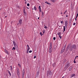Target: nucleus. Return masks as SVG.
<instances>
[{"mask_svg":"<svg viewBox=\"0 0 78 78\" xmlns=\"http://www.w3.org/2000/svg\"><path fill=\"white\" fill-rule=\"evenodd\" d=\"M69 50L72 51L73 49L76 50V46L75 44H73L72 45L71 43L69 44L67 47L66 50H69Z\"/></svg>","mask_w":78,"mask_h":78,"instance_id":"f257e3e1","label":"nucleus"},{"mask_svg":"<svg viewBox=\"0 0 78 78\" xmlns=\"http://www.w3.org/2000/svg\"><path fill=\"white\" fill-rule=\"evenodd\" d=\"M49 52L50 53H51L52 52V46L51 44H50L49 46Z\"/></svg>","mask_w":78,"mask_h":78,"instance_id":"f03ea898","label":"nucleus"},{"mask_svg":"<svg viewBox=\"0 0 78 78\" xmlns=\"http://www.w3.org/2000/svg\"><path fill=\"white\" fill-rule=\"evenodd\" d=\"M52 73L51 71H48L47 72V76H49V75H51Z\"/></svg>","mask_w":78,"mask_h":78,"instance_id":"7ed1b4c3","label":"nucleus"},{"mask_svg":"<svg viewBox=\"0 0 78 78\" xmlns=\"http://www.w3.org/2000/svg\"><path fill=\"white\" fill-rule=\"evenodd\" d=\"M69 66H70V63H69V62H67L66 63L65 67L67 68H68V67H69Z\"/></svg>","mask_w":78,"mask_h":78,"instance_id":"20e7f679","label":"nucleus"},{"mask_svg":"<svg viewBox=\"0 0 78 78\" xmlns=\"http://www.w3.org/2000/svg\"><path fill=\"white\" fill-rule=\"evenodd\" d=\"M67 22H68V21L67 20H66L65 22V27H66V28H67V24H68Z\"/></svg>","mask_w":78,"mask_h":78,"instance_id":"39448f33","label":"nucleus"},{"mask_svg":"<svg viewBox=\"0 0 78 78\" xmlns=\"http://www.w3.org/2000/svg\"><path fill=\"white\" fill-rule=\"evenodd\" d=\"M66 49V48H62V50L60 53H61L62 54L64 52V50Z\"/></svg>","mask_w":78,"mask_h":78,"instance_id":"423d86ee","label":"nucleus"},{"mask_svg":"<svg viewBox=\"0 0 78 78\" xmlns=\"http://www.w3.org/2000/svg\"><path fill=\"white\" fill-rule=\"evenodd\" d=\"M17 74L18 76H19V75H20V73H19V69H17Z\"/></svg>","mask_w":78,"mask_h":78,"instance_id":"0eeeda50","label":"nucleus"},{"mask_svg":"<svg viewBox=\"0 0 78 78\" xmlns=\"http://www.w3.org/2000/svg\"><path fill=\"white\" fill-rule=\"evenodd\" d=\"M22 20H23L22 19H20L19 20V22L20 24L21 25V24H22Z\"/></svg>","mask_w":78,"mask_h":78,"instance_id":"6e6552de","label":"nucleus"},{"mask_svg":"<svg viewBox=\"0 0 78 78\" xmlns=\"http://www.w3.org/2000/svg\"><path fill=\"white\" fill-rule=\"evenodd\" d=\"M27 49L28 50H29L30 49V47H29V45L28 44L27 45Z\"/></svg>","mask_w":78,"mask_h":78,"instance_id":"1a4fd4ad","label":"nucleus"},{"mask_svg":"<svg viewBox=\"0 0 78 78\" xmlns=\"http://www.w3.org/2000/svg\"><path fill=\"white\" fill-rule=\"evenodd\" d=\"M52 66L53 67H55L56 66V63H54L53 64H52Z\"/></svg>","mask_w":78,"mask_h":78,"instance_id":"9d476101","label":"nucleus"},{"mask_svg":"<svg viewBox=\"0 0 78 78\" xmlns=\"http://www.w3.org/2000/svg\"><path fill=\"white\" fill-rule=\"evenodd\" d=\"M5 53L7 54V55H9V52H8V51L6 50V49H5Z\"/></svg>","mask_w":78,"mask_h":78,"instance_id":"9b49d317","label":"nucleus"},{"mask_svg":"<svg viewBox=\"0 0 78 78\" xmlns=\"http://www.w3.org/2000/svg\"><path fill=\"white\" fill-rule=\"evenodd\" d=\"M39 12H41V6H39Z\"/></svg>","mask_w":78,"mask_h":78,"instance_id":"f8f14e48","label":"nucleus"},{"mask_svg":"<svg viewBox=\"0 0 78 78\" xmlns=\"http://www.w3.org/2000/svg\"><path fill=\"white\" fill-rule=\"evenodd\" d=\"M24 73H25V72H23V73H22V78H23V77H24Z\"/></svg>","mask_w":78,"mask_h":78,"instance_id":"ddd939ff","label":"nucleus"},{"mask_svg":"<svg viewBox=\"0 0 78 78\" xmlns=\"http://www.w3.org/2000/svg\"><path fill=\"white\" fill-rule=\"evenodd\" d=\"M71 70H72V66H70L69 67V71H71Z\"/></svg>","mask_w":78,"mask_h":78,"instance_id":"4468645a","label":"nucleus"},{"mask_svg":"<svg viewBox=\"0 0 78 78\" xmlns=\"http://www.w3.org/2000/svg\"><path fill=\"white\" fill-rule=\"evenodd\" d=\"M13 43L14 46H16V43L14 41H13Z\"/></svg>","mask_w":78,"mask_h":78,"instance_id":"2eb2a0df","label":"nucleus"},{"mask_svg":"<svg viewBox=\"0 0 78 78\" xmlns=\"http://www.w3.org/2000/svg\"><path fill=\"white\" fill-rule=\"evenodd\" d=\"M8 72L10 76H11V73H10V71H9V70H8Z\"/></svg>","mask_w":78,"mask_h":78,"instance_id":"dca6fc26","label":"nucleus"},{"mask_svg":"<svg viewBox=\"0 0 78 78\" xmlns=\"http://www.w3.org/2000/svg\"><path fill=\"white\" fill-rule=\"evenodd\" d=\"M57 34L59 36H61V32L58 33V34Z\"/></svg>","mask_w":78,"mask_h":78,"instance_id":"f3484780","label":"nucleus"},{"mask_svg":"<svg viewBox=\"0 0 78 78\" xmlns=\"http://www.w3.org/2000/svg\"><path fill=\"white\" fill-rule=\"evenodd\" d=\"M51 2L53 3H54L55 2V1H56V0H51Z\"/></svg>","mask_w":78,"mask_h":78,"instance_id":"a211bd4d","label":"nucleus"},{"mask_svg":"<svg viewBox=\"0 0 78 78\" xmlns=\"http://www.w3.org/2000/svg\"><path fill=\"white\" fill-rule=\"evenodd\" d=\"M25 12V7H24L23 8V12Z\"/></svg>","mask_w":78,"mask_h":78,"instance_id":"6ab92c4d","label":"nucleus"},{"mask_svg":"<svg viewBox=\"0 0 78 78\" xmlns=\"http://www.w3.org/2000/svg\"><path fill=\"white\" fill-rule=\"evenodd\" d=\"M34 10H35V11H36L37 10V9L36 8V7L35 6H34Z\"/></svg>","mask_w":78,"mask_h":78,"instance_id":"aec40b11","label":"nucleus"},{"mask_svg":"<svg viewBox=\"0 0 78 78\" xmlns=\"http://www.w3.org/2000/svg\"><path fill=\"white\" fill-rule=\"evenodd\" d=\"M43 33H44H44H45V30H43Z\"/></svg>","mask_w":78,"mask_h":78,"instance_id":"412c9836","label":"nucleus"},{"mask_svg":"<svg viewBox=\"0 0 78 78\" xmlns=\"http://www.w3.org/2000/svg\"><path fill=\"white\" fill-rule=\"evenodd\" d=\"M75 74H72L71 75V77H73V76H75Z\"/></svg>","mask_w":78,"mask_h":78,"instance_id":"4be33fe9","label":"nucleus"},{"mask_svg":"<svg viewBox=\"0 0 78 78\" xmlns=\"http://www.w3.org/2000/svg\"><path fill=\"white\" fill-rule=\"evenodd\" d=\"M65 26H64L63 27V28H64V29H63V30H64L63 32H64V31H66V29H65Z\"/></svg>","mask_w":78,"mask_h":78,"instance_id":"5701e85b","label":"nucleus"},{"mask_svg":"<svg viewBox=\"0 0 78 78\" xmlns=\"http://www.w3.org/2000/svg\"><path fill=\"white\" fill-rule=\"evenodd\" d=\"M23 13H24V16H25V15H26V12H23Z\"/></svg>","mask_w":78,"mask_h":78,"instance_id":"b1692460","label":"nucleus"},{"mask_svg":"<svg viewBox=\"0 0 78 78\" xmlns=\"http://www.w3.org/2000/svg\"><path fill=\"white\" fill-rule=\"evenodd\" d=\"M45 3H47V4H48V5H49V4H50V3L48 2H45Z\"/></svg>","mask_w":78,"mask_h":78,"instance_id":"393cba45","label":"nucleus"},{"mask_svg":"<svg viewBox=\"0 0 78 78\" xmlns=\"http://www.w3.org/2000/svg\"><path fill=\"white\" fill-rule=\"evenodd\" d=\"M18 65L19 67H21V66L20 65V64H18Z\"/></svg>","mask_w":78,"mask_h":78,"instance_id":"a878e982","label":"nucleus"},{"mask_svg":"<svg viewBox=\"0 0 78 78\" xmlns=\"http://www.w3.org/2000/svg\"><path fill=\"white\" fill-rule=\"evenodd\" d=\"M39 72L37 71V75H39Z\"/></svg>","mask_w":78,"mask_h":78,"instance_id":"bb28decb","label":"nucleus"},{"mask_svg":"<svg viewBox=\"0 0 78 78\" xmlns=\"http://www.w3.org/2000/svg\"><path fill=\"white\" fill-rule=\"evenodd\" d=\"M40 34L41 35V36H42V33L41 32L40 33Z\"/></svg>","mask_w":78,"mask_h":78,"instance_id":"cd10ccee","label":"nucleus"},{"mask_svg":"<svg viewBox=\"0 0 78 78\" xmlns=\"http://www.w3.org/2000/svg\"><path fill=\"white\" fill-rule=\"evenodd\" d=\"M59 37L61 39H62V36H61V35L59 36Z\"/></svg>","mask_w":78,"mask_h":78,"instance_id":"c85d7f7f","label":"nucleus"},{"mask_svg":"<svg viewBox=\"0 0 78 78\" xmlns=\"http://www.w3.org/2000/svg\"><path fill=\"white\" fill-rule=\"evenodd\" d=\"M10 67H11L10 69H11V70H12V66H10Z\"/></svg>","mask_w":78,"mask_h":78,"instance_id":"c756f323","label":"nucleus"},{"mask_svg":"<svg viewBox=\"0 0 78 78\" xmlns=\"http://www.w3.org/2000/svg\"><path fill=\"white\" fill-rule=\"evenodd\" d=\"M61 23L62 24V23H64V22L63 21H61Z\"/></svg>","mask_w":78,"mask_h":78,"instance_id":"7c9ffc66","label":"nucleus"},{"mask_svg":"<svg viewBox=\"0 0 78 78\" xmlns=\"http://www.w3.org/2000/svg\"><path fill=\"white\" fill-rule=\"evenodd\" d=\"M74 63H76V61H75V59L74 60Z\"/></svg>","mask_w":78,"mask_h":78,"instance_id":"2f4dec72","label":"nucleus"},{"mask_svg":"<svg viewBox=\"0 0 78 78\" xmlns=\"http://www.w3.org/2000/svg\"><path fill=\"white\" fill-rule=\"evenodd\" d=\"M27 6H30V4L27 3Z\"/></svg>","mask_w":78,"mask_h":78,"instance_id":"473e14b6","label":"nucleus"},{"mask_svg":"<svg viewBox=\"0 0 78 78\" xmlns=\"http://www.w3.org/2000/svg\"><path fill=\"white\" fill-rule=\"evenodd\" d=\"M55 39H56V37H53V40H54V41H55Z\"/></svg>","mask_w":78,"mask_h":78,"instance_id":"72a5a7b5","label":"nucleus"},{"mask_svg":"<svg viewBox=\"0 0 78 78\" xmlns=\"http://www.w3.org/2000/svg\"><path fill=\"white\" fill-rule=\"evenodd\" d=\"M44 28H45V29H47V26H45L44 27Z\"/></svg>","mask_w":78,"mask_h":78,"instance_id":"f704fd0d","label":"nucleus"},{"mask_svg":"<svg viewBox=\"0 0 78 78\" xmlns=\"http://www.w3.org/2000/svg\"><path fill=\"white\" fill-rule=\"evenodd\" d=\"M29 50H28V49H27V53H28V51H29Z\"/></svg>","mask_w":78,"mask_h":78,"instance_id":"c9c22d12","label":"nucleus"},{"mask_svg":"<svg viewBox=\"0 0 78 78\" xmlns=\"http://www.w3.org/2000/svg\"><path fill=\"white\" fill-rule=\"evenodd\" d=\"M67 12V10L65 12H64V13H63L64 14H66V12Z\"/></svg>","mask_w":78,"mask_h":78,"instance_id":"e433bc0d","label":"nucleus"},{"mask_svg":"<svg viewBox=\"0 0 78 78\" xmlns=\"http://www.w3.org/2000/svg\"><path fill=\"white\" fill-rule=\"evenodd\" d=\"M75 24H76V23H74L73 25H75Z\"/></svg>","mask_w":78,"mask_h":78,"instance_id":"4c0bfd02","label":"nucleus"},{"mask_svg":"<svg viewBox=\"0 0 78 78\" xmlns=\"http://www.w3.org/2000/svg\"><path fill=\"white\" fill-rule=\"evenodd\" d=\"M78 56H76L75 57V59H76V58H78Z\"/></svg>","mask_w":78,"mask_h":78,"instance_id":"58836bf2","label":"nucleus"},{"mask_svg":"<svg viewBox=\"0 0 78 78\" xmlns=\"http://www.w3.org/2000/svg\"><path fill=\"white\" fill-rule=\"evenodd\" d=\"M32 52V51L30 50L29 51V53H31Z\"/></svg>","mask_w":78,"mask_h":78,"instance_id":"ea45409f","label":"nucleus"},{"mask_svg":"<svg viewBox=\"0 0 78 78\" xmlns=\"http://www.w3.org/2000/svg\"><path fill=\"white\" fill-rule=\"evenodd\" d=\"M78 13H77V15H76V18H77V17H78Z\"/></svg>","mask_w":78,"mask_h":78,"instance_id":"a19ab883","label":"nucleus"},{"mask_svg":"<svg viewBox=\"0 0 78 78\" xmlns=\"http://www.w3.org/2000/svg\"><path fill=\"white\" fill-rule=\"evenodd\" d=\"M15 47H13V48H12V50H15Z\"/></svg>","mask_w":78,"mask_h":78,"instance_id":"79ce46f5","label":"nucleus"},{"mask_svg":"<svg viewBox=\"0 0 78 78\" xmlns=\"http://www.w3.org/2000/svg\"><path fill=\"white\" fill-rule=\"evenodd\" d=\"M36 58V56L35 55V56H34V59H35V58Z\"/></svg>","mask_w":78,"mask_h":78,"instance_id":"37998d69","label":"nucleus"},{"mask_svg":"<svg viewBox=\"0 0 78 78\" xmlns=\"http://www.w3.org/2000/svg\"><path fill=\"white\" fill-rule=\"evenodd\" d=\"M44 12H42V16L44 15Z\"/></svg>","mask_w":78,"mask_h":78,"instance_id":"c03bdc74","label":"nucleus"},{"mask_svg":"<svg viewBox=\"0 0 78 78\" xmlns=\"http://www.w3.org/2000/svg\"><path fill=\"white\" fill-rule=\"evenodd\" d=\"M76 18H76V17L75 18V20H76Z\"/></svg>","mask_w":78,"mask_h":78,"instance_id":"a18cd8bd","label":"nucleus"},{"mask_svg":"<svg viewBox=\"0 0 78 78\" xmlns=\"http://www.w3.org/2000/svg\"><path fill=\"white\" fill-rule=\"evenodd\" d=\"M66 17H68V16H67V15H66Z\"/></svg>","mask_w":78,"mask_h":78,"instance_id":"49530a36","label":"nucleus"},{"mask_svg":"<svg viewBox=\"0 0 78 78\" xmlns=\"http://www.w3.org/2000/svg\"><path fill=\"white\" fill-rule=\"evenodd\" d=\"M27 9H29V8H28V7H27Z\"/></svg>","mask_w":78,"mask_h":78,"instance_id":"de8ad7c7","label":"nucleus"},{"mask_svg":"<svg viewBox=\"0 0 78 78\" xmlns=\"http://www.w3.org/2000/svg\"><path fill=\"white\" fill-rule=\"evenodd\" d=\"M61 14H62V12H61Z\"/></svg>","mask_w":78,"mask_h":78,"instance_id":"09e8293b","label":"nucleus"},{"mask_svg":"<svg viewBox=\"0 0 78 78\" xmlns=\"http://www.w3.org/2000/svg\"><path fill=\"white\" fill-rule=\"evenodd\" d=\"M7 17V16H6L5 17V18H6V17Z\"/></svg>","mask_w":78,"mask_h":78,"instance_id":"8fccbe9b","label":"nucleus"},{"mask_svg":"<svg viewBox=\"0 0 78 78\" xmlns=\"http://www.w3.org/2000/svg\"><path fill=\"white\" fill-rule=\"evenodd\" d=\"M38 19H39V17L38 18Z\"/></svg>","mask_w":78,"mask_h":78,"instance_id":"3c124183","label":"nucleus"},{"mask_svg":"<svg viewBox=\"0 0 78 78\" xmlns=\"http://www.w3.org/2000/svg\"><path fill=\"white\" fill-rule=\"evenodd\" d=\"M19 23H17V25H19Z\"/></svg>","mask_w":78,"mask_h":78,"instance_id":"603ef678","label":"nucleus"},{"mask_svg":"<svg viewBox=\"0 0 78 78\" xmlns=\"http://www.w3.org/2000/svg\"><path fill=\"white\" fill-rule=\"evenodd\" d=\"M67 60H65V62H66V61Z\"/></svg>","mask_w":78,"mask_h":78,"instance_id":"864d4df0","label":"nucleus"},{"mask_svg":"<svg viewBox=\"0 0 78 78\" xmlns=\"http://www.w3.org/2000/svg\"><path fill=\"white\" fill-rule=\"evenodd\" d=\"M64 78V76L62 77V78Z\"/></svg>","mask_w":78,"mask_h":78,"instance_id":"5fc2aeb1","label":"nucleus"},{"mask_svg":"<svg viewBox=\"0 0 78 78\" xmlns=\"http://www.w3.org/2000/svg\"><path fill=\"white\" fill-rule=\"evenodd\" d=\"M25 3H27V2H26Z\"/></svg>","mask_w":78,"mask_h":78,"instance_id":"6e6d98bb","label":"nucleus"},{"mask_svg":"<svg viewBox=\"0 0 78 78\" xmlns=\"http://www.w3.org/2000/svg\"><path fill=\"white\" fill-rule=\"evenodd\" d=\"M1 8L0 9V10H1Z\"/></svg>","mask_w":78,"mask_h":78,"instance_id":"4d7b16f0","label":"nucleus"},{"mask_svg":"<svg viewBox=\"0 0 78 78\" xmlns=\"http://www.w3.org/2000/svg\"><path fill=\"white\" fill-rule=\"evenodd\" d=\"M44 26H45V24H44Z\"/></svg>","mask_w":78,"mask_h":78,"instance_id":"13d9d810","label":"nucleus"},{"mask_svg":"<svg viewBox=\"0 0 78 78\" xmlns=\"http://www.w3.org/2000/svg\"><path fill=\"white\" fill-rule=\"evenodd\" d=\"M25 0V1H26V0Z\"/></svg>","mask_w":78,"mask_h":78,"instance_id":"bf43d9fd","label":"nucleus"}]
</instances>
